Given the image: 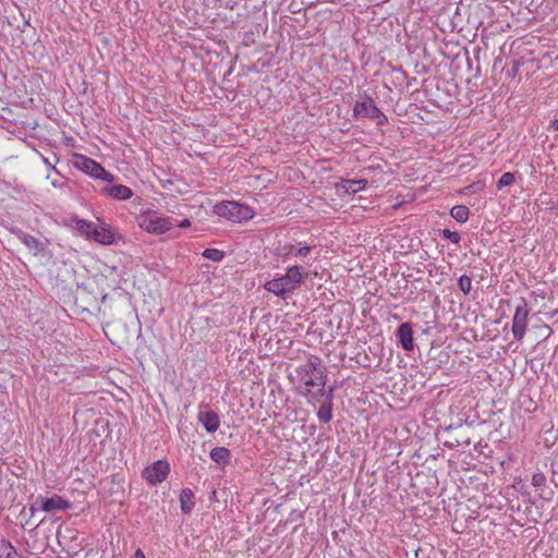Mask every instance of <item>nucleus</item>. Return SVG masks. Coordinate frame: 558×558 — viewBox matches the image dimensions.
I'll list each match as a JSON object with an SVG mask.
<instances>
[{"instance_id": "1", "label": "nucleus", "mask_w": 558, "mask_h": 558, "mask_svg": "<svg viewBox=\"0 0 558 558\" xmlns=\"http://www.w3.org/2000/svg\"><path fill=\"white\" fill-rule=\"evenodd\" d=\"M295 376L304 396L316 399L326 395L327 371L318 356H311L306 363L299 365Z\"/></svg>"}, {"instance_id": "2", "label": "nucleus", "mask_w": 558, "mask_h": 558, "mask_svg": "<svg viewBox=\"0 0 558 558\" xmlns=\"http://www.w3.org/2000/svg\"><path fill=\"white\" fill-rule=\"evenodd\" d=\"M306 276L307 274L303 272L300 266H291L287 269L286 275L267 281L265 289L277 296L286 299L287 294L300 287Z\"/></svg>"}, {"instance_id": "3", "label": "nucleus", "mask_w": 558, "mask_h": 558, "mask_svg": "<svg viewBox=\"0 0 558 558\" xmlns=\"http://www.w3.org/2000/svg\"><path fill=\"white\" fill-rule=\"evenodd\" d=\"M214 213L219 217L233 222H241L253 218L254 211L251 207L231 201L220 202L215 205Z\"/></svg>"}, {"instance_id": "4", "label": "nucleus", "mask_w": 558, "mask_h": 558, "mask_svg": "<svg viewBox=\"0 0 558 558\" xmlns=\"http://www.w3.org/2000/svg\"><path fill=\"white\" fill-rule=\"evenodd\" d=\"M74 167L95 179H101L107 182L114 180L113 174L106 171L100 163L83 155L75 156Z\"/></svg>"}, {"instance_id": "5", "label": "nucleus", "mask_w": 558, "mask_h": 558, "mask_svg": "<svg viewBox=\"0 0 558 558\" xmlns=\"http://www.w3.org/2000/svg\"><path fill=\"white\" fill-rule=\"evenodd\" d=\"M174 221L169 217L158 216L156 213H147L140 218V227L155 234L165 233L173 227Z\"/></svg>"}, {"instance_id": "6", "label": "nucleus", "mask_w": 558, "mask_h": 558, "mask_svg": "<svg viewBox=\"0 0 558 558\" xmlns=\"http://www.w3.org/2000/svg\"><path fill=\"white\" fill-rule=\"evenodd\" d=\"M353 116L356 119H374L379 125H384L387 122V117L376 107L374 100L369 97H367L366 100L355 102Z\"/></svg>"}, {"instance_id": "7", "label": "nucleus", "mask_w": 558, "mask_h": 558, "mask_svg": "<svg viewBox=\"0 0 558 558\" xmlns=\"http://www.w3.org/2000/svg\"><path fill=\"white\" fill-rule=\"evenodd\" d=\"M530 310L524 300L521 301L520 304L517 305L515 312L512 318V335L515 340L521 341L524 338L526 325H527V316Z\"/></svg>"}, {"instance_id": "8", "label": "nucleus", "mask_w": 558, "mask_h": 558, "mask_svg": "<svg viewBox=\"0 0 558 558\" xmlns=\"http://www.w3.org/2000/svg\"><path fill=\"white\" fill-rule=\"evenodd\" d=\"M169 473V463L165 460H158L143 471V476L149 484L157 485L162 483Z\"/></svg>"}, {"instance_id": "9", "label": "nucleus", "mask_w": 558, "mask_h": 558, "mask_svg": "<svg viewBox=\"0 0 558 558\" xmlns=\"http://www.w3.org/2000/svg\"><path fill=\"white\" fill-rule=\"evenodd\" d=\"M197 418L208 433L217 432L220 426L219 415L207 403L199 404Z\"/></svg>"}, {"instance_id": "10", "label": "nucleus", "mask_w": 558, "mask_h": 558, "mask_svg": "<svg viewBox=\"0 0 558 558\" xmlns=\"http://www.w3.org/2000/svg\"><path fill=\"white\" fill-rule=\"evenodd\" d=\"M39 499L40 508L46 512H51L54 510H66L71 507V504L59 495H54L50 498L39 497Z\"/></svg>"}, {"instance_id": "11", "label": "nucleus", "mask_w": 558, "mask_h": 558, "mask_svg": "<svg viewBox=\"0 0 558 558\" xmlns=\"http://www.w3.org/2000/svg\"><path fill=\"white\" fill-rule=\"evenodd\" d=\"M397 337L402 348L405 351H412L413 344V330L410 323H402L397 330Z\"/></svg>"}, {"instance_id": "12", "label": "nucleus", "mask_w": 558, "mask_h": 558, "mask_svg": "<svg viewBox=\"0 0 558 558\" xmlns=\"http://www.w3.org/2000/svg\"><path fill=\"white\" fill-rule=\"evenodd\" d=\"M104 193L112 198L121 201L129 199L133 195L132 190L129 186L122 184L108 185L104 187Z\"/></svg>"}, {"instance_id": "13", "label": "nucleus", "mask_w": 558, "mask_h": 558, "mask_svg": "<svg viewBox=\"0 0 558 558\" xmlns=\"http://www.w3.org/2000/svg\"><path fill=\"white\" fill-rule=\"evenodd\" d=\"M93 240L100 244L110 245L113 243L114 238L110 230L106 228H95L93 227L90 236Z\"/></svg>"}, {"instance_id": "14", "label": "nucleus", "mask_w": 558, "mask_h": 558, "mask_svg": "<svg viewBox=\"0 0 558 558\" xmlns=\"http://www.w3.org/2000/svg\"><path fill=\"white\" fill-rule=\"evenodd\" d=\"M318 420L322 423H329L332 418V389L327 393V403L319 407L317 412Z\"/></svg>"}, {"instance_id": "15", "label": "nucleus", "mask_w": 558, "mask_h": 558, "mask_svg": "<svg viewBox=\"0 0 558 558\" xmlns=\"http://www.w3.org/2000/svg\"><path fill=\"white\" fill-rule=\"evenodd\" d=\"M194 494L191 489H183L180 494L181 510L184 513H190L194 507Z\"/></svg>"}, {"instance_id": "16", "label": "nucleus", "mask_w": 558, "mask_h": 558, "mask_svg": "<svg viewBox=\"0 0 558 558\" xmlns=\"http://www.w3.org/2000/svg\"><path fill=\"white\" fill-rule=\"evenodd\" d=\"M210 458L217 463L227 464L230 461L231 452L226 447H215L210 451Z\"/></svg>"}, {"instance_id": "17", "label": "nucleus", "mask_w": 558, "mask_h": 558, "mask_svg": "<svg viewBox=\"0 0 558 558\" xmlns=\"http://www.w3.org/2000/svg\"><path fill=\"white\" fill-rule=\"evenodd\" d=\"M311 246H302L295 248L293 245H286L282 247V253H280L283 257H289L291 255L306 257L311 253Z\"/></svg>"}, {"instance_id": "18", "label": "nucleus", "mask_w": 558, "mask_h": 558, "mask_svg": "<svg viewBox=\"0 0 558 558\" xmlns=\"http://www.w3.org/2000/svg\"><path fill=\"white\" fill-rule=\"evenodd\" d=\"M470 209L464 205H456L451 208L450 215L458 222H465L469 219Z\"/></svg>"}, {"instance_id": "19", "label": "nucleus", "mask_w": 558, "mask_h": 558, "mask_svg": "<svg viewBox=\"0 0 558 558\" xmlns=\"http://www.w3.org/2000/svg\"><path fill=\"white\" fill-rule=\"evenodd\" d=\"M0 558H21L13 545L7 541H0Z\"/></svg>"}, {"instance_id": "20", "label": "nucleus", "mask_w": 558, "mask_h": 558, "mask_svg": "<svg viewBox=\"0 0 558 558\" xmlns=\"http://www.w3.org/2000/svg\"><path fill=\"white\" fill-rule=\"evenodd\" d=\"M203 256L213 262H220L225 257V252H222L218 248H206L203 252Z\"/></svg>"}, {"instance_id": "21", "label": "nucleus", "mask_w": 558, "mask_h": 558, "mask_svg": "<svg viewBox=\"0 0 558 558\" xmlns=\"http://www.w3.org/2000/svg\"><path fill=\"white\" fill-rule=\"evenodd\" d=\"M515 181V175L512 172H505L500 179L497 181L496 186L498 190H501L506 186L511 185Z\"/></svg>"}, {"instance_id": "22", "label": "nucleus", "mask_w": 558, "mask_h": 558, "mask_svg": "<svg viewBox=\"0 0 558 558\" xmlns=\"http://www.w3.org/2000/svg\"><path fill=\"white\" fill-rule=\"evenodd\" d=\"M458 286L464 294H469L472 289V280L469 276L462 275L458 280Z\"/></svg>"}, {"instance_id": "23", "label": "nucleus", "mask_w": 558, "mask_h": 558, "mask_svg": "<svg viewBox=\"0 0 558 558\" xmlns=\"http://www.w3.org/2000/svg\"><path fill=\"white\" fill-rule=\"evenodd\" d=\"M349 184L348 189L352 190V192H357L364 190L367 181L366 180H350L347 182Z\"/></svg>"}, {"instance_id": "24", "label": "nucleus", "mask_w": 558, "mask_h": 558, "mask_svg": "<svg viewBox=\"0 0 558 558\" xmlns=\"http://www.w3.org/2000/svg\"><path fill=\"white\" fill-rule=\"evenodd\" d=\"M93 223L92 222H87L85 220H78L77 221V229L82 232V233H85L88 238L92 234V230H93Z\"/></svg>"}, {"instance_id": "25", "label": "nucleus", "mask_w": 558, "mask_h": 558, "mask_svg": "<svg viewBox=\"0 0 558 558\" xmlns=\"http://www.w3.org/2000/svg\"><path fill=\"white\" fill-rule=\"evenodd\" d=\"M442 238L450 240L452 243L458 244L460 242V234L456 231H450L448 229H445L442 231Z\"/></svg>"}, {"instance_id": "26", "label": "nucleus", "mask_w": 558, "mask_h": 558, "mask_svg": "<svg viewBox=\"0 0 558 558\" xmlns=\"http://www.w3.org/2000/svg\"><path fill=\"white\" fill-rule=\"evenodd\" d=\"M23 242L29 248H39L41 246V243L39 242V240L32 235H25Z\"/></svg>"}, {"instance_id": "27", "label": "nucleus", "mask_w": 558, "mask_h": 558, "mask_svg": "<svg viewBox=\"0 0 558 558\" xmlns=\"http://www.w3.org/2000/svg\"><path fill=\"white\" fill-rule=\"evenodd\" d=\"M545 475L543 473H535L533 476H532V484L533 486L535 487H541L545 484Z\"/></svg>"}, {"instance_id": "28", "label": "nucleus", "mask_w": 558, "mask_h": 558, "mask_svg": "<svg viewBox=\"0 0 558 558\" xmlns=\"http://www.w3.org/2000/svg\"><path fill=\"white\" fill-rule=\"evenodd\" d=\"M518 70H519V62H514L513 65H512L511 71H510V75L511 76H515Z\"/></svg>"}, {"instance_id": "29", "label": "nucleus", "mask_w": 558, "mask_h": 558, "mask_svg": "<svg viewBox=\"0 0 558 558\" xmlns=\"http://www.w3.org/2000/svg\"><path fill=\"white\" fill-rule=\"evenodd\" d=\"M178 226H179L180 228H186V227H190V226H191V221H190L189 219H183L182 221H180V222L178 223Z\"/></svg>"}, {"instance_id": "30", "label": "nucleus", "mask_w": 558, "mask_h": 558, "mask_svg": "<svg viewBox=\"0 0 558 558\" xmlns=\"http://www.w3.org/2000/svg\"><path fill=\"white\" fill-rule=\"evenodd\" d=\"M133 558H145L144 553L141 549H137L133 556Z\"/></svg>"}, {"instance_id": "31", "label": "nucleus", "mask_w": 558, "mask_h": 558, "mask_svg": "<svg viewBox=\"0 0 558 558\" xmlns=\"http://www.w3.org/2000/svg\"><path fill=\"white\" fill-rule=\"evenodd\" d=\"M550 128L555 131H558V119L551 121Z\"/></svg>"}, {"instance_id": "32", "label": "nucleus", "mask_w": 558, "mask_h": 558, "mask_svg": "<svg viewBox=\"0 0 558 558\" xmlns=\"http://www.w3.org/2000/svg\"><path fill=\"white\" fill-rule=\"evenodd\" d=\"M36 509H37V508H36L35 506H32V507L29 508L31 513L33 514V513L36 511Z\"/></svg>"}]
</instances>
